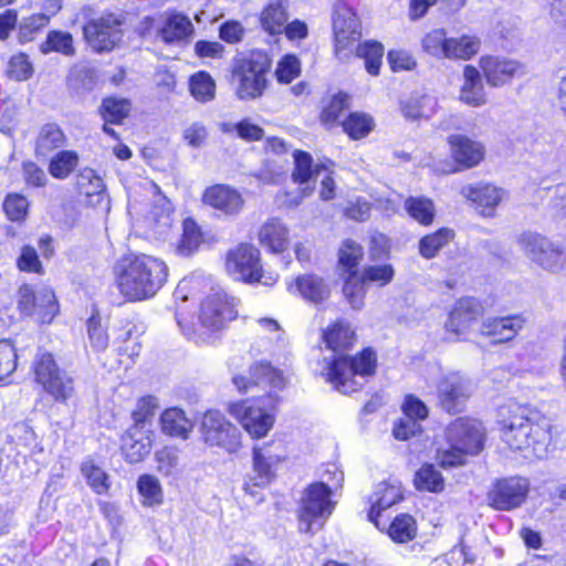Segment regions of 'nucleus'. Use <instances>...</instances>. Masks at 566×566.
Instances as JSON below:
<instances>
[{
  "instance_id": "nucleus-1",
  "label": "nucleus",
  "mask_w": 566,
  "mask_h": 566,
  "mask_svg": "<svg viewBox=\"0 0 566 566\" xmlns=\"http://www.w3.org/2000/svg\"><path fill=\"white\" fill-rule=\"evenodd\" d=\"M354 338V331L343 321H337L323 333L326 347L333 352L331 358H325L326 380L344 395L360 389L374 376L377 365L376 354L370 348H365L355 357L343 355L353 345Z\"/></svg>"
},
{
  "instance_id": "nucleus-2",
  "label": "nucleus",
  "mask_w": 566,
  "mask_h": 566,
  "mask_svg": "<svg viewBox=\"0 0 566 566\" xmlns=\"http://www.w3.org/2000/svg\"><path fill=\"white\" fill-rule=\"evenodd\" d=\"M120 293L130 301L153 297L165 284L167 265L147 254L122 258L115 268Z\"/></svg>"
},
{
  "instance_id": "nucleus-3",
  "label": "nucleus",
  "mask_w": 566,
  "mask_h": 566,
  "mask_svg": "<svg viewBox=\"0 0 566 566\" xmlns=\"http://www.w3.org/2000/svg\"><path fill=\"white\" fill-rule=\"evenodd\" d=\"M549 420L535 411L517 408L503 421V439L511 449L525 451V458H543L549 442Z\"/></svg>"
},
{
  "instance_id": "nucleus-4",
  "label": "nucleus",
  "mask_w": 566,
  "mask_h": 566,
  "mask_svg": "<svg viewBox=\"0 0 566 566\" xmlns=\"http://www.w3.org/2000/svg\"><path fill=\"white\" fill-rule=\"evenodd\" d=\"M234 298L229 297L227 293L218 291L208 295L200 308L198 329L185 328L182 321L177 317V323L184 334L197 344H212L213 334L222 329L227 322L235 318Z\"/></svg>"
},
{
  "instance_id": "nucleus-5",
  "label": "nucleus",
  "mask_w": 566,
  "mask_h": 566,
  "mask_svg": "<svg viewBox=\"0 0 566 566\" xmlns=\"http://www.w3.org/2000/svg\"><path fill=\"white\" fill-rule=\"evenodd\" d=\"M270 67V60L262 53H252L250 56L239 59L232 71L237 97L241 101L261 97L268 87L266 74Z\"/></svg>"
},
{
  "instance_id": "nucleus-6",
  "label": "nucleus",
  "mask_w": 566,
  "mask_h": 566,
  "mask_svg": "<svg viewBox=\"0 0 566 566\" xmlns=\"http://www.w3.org/2000/svg\"><path fill=\"white\" fill-rule=\"evenodd\" d=\"M331 494V486L325 482L313 483L304 490L298 513L301 532L314 534L323 527L334 510Z\"/></svg>"
},
{
  "instance_id": "nucleus-7",
  "label": "nucleus",
  "mask_w": 566,
  "mask_h": 566,
  "mask_svg": "<svg viewBox=\"0 0 566 566\" xmlns=\"http://www.w3.org/2000/svg\"><path fill=\"white\" fill-rule=\"evenodd\" d=\"M35 380L56 401L63 402L74 394L73 378L59 368L53 355L40 350L33 361Z\"/></svg>"
},
{
  "instance_id": "nucleus-8",
  "label": "nucleus",
  "mask_w": 566,
  "mask_h": 566,
  "mask_svg": "<svg viewBox=\"0 0 566 566\" xmlns=\"http://www.w3.org/2000/svg\"><path fill=\"white\" fill-rule=\"evenodd\" d=\"M517 243L534 263L551 272L566 270V249L534 232H524Z\"/></svg>"
},
{
  "instance_id": "nucleus-9",
  "label": "nucleus",
  "mask_w": 566,
  "mask_h": 566,
  "mask_svg": "<svg viewBox=\"0 0 566 566\" xmlns=\"http://www.w3.org/2000/svg\"><path fill=\"white\" fill-rule=\"evenodd\" d=\"M531 482L527 478L513 475L497 479L486 493L489 506L496 511H513L527 500Z\"/></svg>"
},
{
  "instance_id": "nucleus-10",
  "label": "nucleus",
  "mask_w": 566,
  "mask_h": 566,
  "mask_svg": "<svg viewBox=\"0 0 566 566\" xmlns=\"http://www.w3.org/2000/svg\"><path fill=\"white\" fill-rule=\"evenodd\" d=\"M202 440L209 446L235 452L241 446V432L218 410L207 411L200 423Z\"/></svg>"
},
{
  "instance_id": "nucleus-11",
  "label": "nucleus",
  "mask_w": 566,
  "mask_h": 566,
  "mask_svg": "<svg viewBox=\"0 0 566 566\" xmlns=\"http://www.w3.org/2000/svg\"><path fill=\"white\" fill-rule=\"evenodd\" d=\"M122 21L114 14L91 19L83 33L87 44L96 52L112 51L123 38Z\"/></svg>"
},
{
  "instance_id": "nucleus-12",
  "label": "nucleus",
  "mask_w": 566,
  "mask_h": 566,
  "mask_svg": "<svg viewBox=\"0 0 566 566\" xmlns=\"http://www.w3.org/2000/svg\"><path fill=\"white\" fill-rule=\"evenodd\" d=\"M227 271L237 281L261 282L263 275L259 250L251 244H240L228 253Z\"/></svg>"
},
{
  "instance_id": "nucleus-13",
  "label": "nucleus",
  "mask_w": 566,
  "mask_h": 566,
  "mask_svg": "<svg viewBox=\"0 0 566 566\" xmlns=\"http://www.w3.org/2000/svg\"><path fill=\"white\" fill-rule=\"evenodd\" d=\"M333 32L337 53L348 49L361 36L356 13L343 0L336 1L333 7Z\"/></svg>"
},
{
  "instance_id": "nucleus-14",
  "label": "nucleus",
  "mask_w": 566,
  "mask_h": 566,
  "mask_svg": "<svg viewBox=\"0 0 566 566\" xmlns=\"http://www.w3.org/2000/svg\"><path fill=\"white\" fill-rule=\"evenodd\" d=\"M440 407L448 413L461 412L472 394L471 384L458 373L443 376L437 387Z\"/></svg>"
},
{
  "instance_id": "nucleus-15",
  "label": "nucleus",
  "mask_w": 566,
  "mask_h": 566,
  "mask_svg": "<svg viewBox=\"0 0 566 566\" xmlns=\"http://www.w3.org/2000/svg\"><path fill=\"white\" fill-rule=\"evenodd\" d=\"M446 437L449 444L457 446L471 455L478 454L483 449V428L481 422L473 419H455L448 426Z\"/></svg>"
},
{
  "instance_id": "nucleus-16",
  "label": "nucleus",
  "mask_w": 566,
  "mask_h": 566,
  "mask_svg": "<svg viewBox=\"0 0 566 566\" xmlns=\"http://www.w3.org/2000/svg\"><path fill=\"white\" fill-rule=\"evenodd\" d=\"M279 461L280 457L273 454L269 447H254L252 470L243 483L244 492L256 496L258 491L254 489H263L270 484L274 478V467Z\"/></svg>"
},
{
  "instance_id": "nucleus-17",
  "label": "nucleus",
  "mask_w": 566,
  "mask_h": 566,
  "mask_svg": "<svg viewBox=\"0 0 566 566\" xmlns=\"http://www.w3.org/2000/svg\"><path fill=\"white\" fill-rule=\"evenodd\" d=\"M483 307L479 301L473 297L460 298L449 314L444 324L447 338L455 342L464 336L471 324L482 315Z\"/></svg>"
},
{
  "instance_id": "nucleus-18",
  "label": "nucleus",
  "mask_w": 566,
  "mask_h": 566,
  "mask_svg": "<svg viewBox=\"0 0 566 566\" xmlns=\"http://www.w3.org/2000/svg\"><path fill=\"white\" fill-rule=\"evenodd\" d=\"M480 66L489 85L494 87L510 83L514 77L526 74L525 66L515 60L500 56H483Z\"/></svg>"
},
{
  "instance_id": "nucleus-19",
  "label": "nucleus",
  "mask_w": 566,
  "mask_h": 566,
  "mask_svg": "<svg viewBox=\"0 0 566 566\" xmlns=\"http://www.w3.org/2000/svg\"><path fill=\"white\" fill-rule=\"evenodd\" d=\"M403 499L402 489L400 482L397 480L384 481L376 484L373 494L370 495V510L368 512V518L379 530L381 527L379 517L384 511L399 503Z\"/></svg>"
},
{
  "instance_id": "nucleus-20",
  "label": "nucleus",
  "mask_w": 566,
  "mask_h": 566,
  "mask_svg": "<svg viewBox=\"0 0 566 566\" xmlns=\"http://www.w3.org/2000/svg\"><path fill=\"white\" fill-rule=\"evenodd\" d=\"M206 205L213 208L220 216L233 217L243 208L242 196L233 188L226 185L208 187L202 196Z\"/></svg>"
},
{
  "instance_id": "nucleus-21",
  "label": "nucleus",
  "mask_w": 566,
  "mask_h": 566,
  "mask_svg": "<svg viewBox=\"0 0 566 566\" xmlns=\"http://www.w3.org/2000/svg\"><path fill=\"white\" fill-rule=\"evenodd\" d=\"M233 411L242 427L254 438L264 437L274 422L273 416L255 402L239 405Z\"/></svg>"
},
{
  "instance_id": "nucleus-22",
  "label": "nucleus",
  "mask_w": 566,
  "mask_h": 566,
  "mask_svg": "<svg viewBox=\"0 0 566 566\" xmlns=\"http://www.w3.org/2000/svg\"><path fill=\"white\" fill-rule=\"evenodd\" d=\"M153 430L144 427H130L122 437V452L129 463H138L150 453Z\"/></svg>"
},
{
  "instance_id": "nucleus-23",
  "label": "nucleus",
  "mask_w": 566,
  "mask_h": 566,
  "mask_svg": "<svg viewBox=\"0 0 566 566\" xmlns=\"http://www.w3.org/2000/svg\"><path fill=\"white\" fill-rule=\"evenodd\" d=\"M524 323L521 315L486 318L481 325V334L492 337L495 343L509 342L522 329Z\"/></svg>"
},
{
  "instance_id": "nucleus-24",
  "label": "nucleus",
  "mask_w": 566,
  "mask_h": 566,
  "mask_svg": "<svg viewBox=\"0 0 566 566\" xmlns=\"http://www.w3.org/2000/svg\"><path fill=\"white\" fill-rule=\"evenodd\" d=\"M449 144L454 160L465 168L476 166L484 157L483 145L464 135H451Z\"/></svg>"
},
{
  "instance_id": "nucleus-25",
  "label": "nucleus",
  "mask_w": 566,
  "mask_h": 566,
  "mask_svg": "<svg viewBox=\"0 0 566 566\" xmlns=\"http://www.w3.org/2000/svg\"><path fill=\"white\" fill-rule=\"evenodd\" d=\"M461 195L476 203L484 216H492L493 209L502 200V190L492 185H467L462 187Z\"/></svg>"
},
{
  "instance_id": "nucleus-26",
  "label": "nucleus",
  "mask_w": 566,
  "mask_h": 566,
  "mask_svg": "<svg viewBox=\"0 0 566 566\" xmlns=\"http://www.w3.org/2000/svg\"><path fill=\"white\" fill-rule=\"evenodd\" d=\"M460 99L472 107H480L486 103V95L481 74L472 65H465L463 70V84Z\"/></svg>"
},
{
  "instance_id": "nucleus-27",
  "label": "nucleus",
  "mask_w": 566,
  "mask_h": 566,
  "mask_svg": "<svg viewBox=\"0 0 566 566\" xmlns=\"http://www.w3.org/2000/svg\"><path fill=\"white\" fill-rule=\"evenodd\" d=\"M259 240L271 252L281 253L289 245V230L281 220L272 218L261 227Z\"/></svg>"
},
{
  "instance_id": "nucleus-28",
  "label": "nucleus",
  "mask_w": 566,
  "mask_h": 566,
  "mask_svg": "<svg viewBox=\"0 0 566 566\" xmlns=\"http://www.w3.org/2000/svg\"><path fill=\"white\" fill-rule=\"evenodd\" d=\"M158 33L166 43L181 42L192 35L193 25L188 17L174 13L164 20Z\"/></svg>"
},
{
  "instance_id": "nucleus-29",
  "label": "nucleus",
  "mask_w": 566,
  "mask_h": 566,
  "mask_svg": "<svg viewBox=\"0 0 566 566\" xmlns=\"http://www.w3.org/2000/svg\"><path fill=\"white\" fill-rule=\"evenodd\" d=\"M65 143L66 137L57 124H45L40 128L35 140V155L45 158L53 150L62 148Z\"/></svg>"
},
{
  "instance_id": "nucleus-30",
  "label": "nucleus",
  "mask_w": 566,
  "mask_h": 566,
  "mask_svg": "<svg viewBox=\"0 0 566 566\" xmlns=\"http://www.w3.org/2000/svg\"><path fill=\"white\" fill-rule=\"evenodd\" d=\"M295 284L303 298L311 303L319 304L329 297V287L324 279L318 275H301L296 279Z\"/></svg>"
},
{
  "instance_id": "nucleus-31",
  "label": "nucleus",
  "mask_w": 566,
  "mask_h": 566,
  "mask_svg": "<svg viewBox=\"0 0 566 566\" xmlns=\"http://www.w3.org/2000/svg\"><path fill=\"white\" fill-rule=\"evenodd\" d=\"M287 18L286 0H270L262 12L261 24L270 34H279Z\"/></svg>"
},
{
  "instance_id": "nucleus-32",
  "label": "nucleus",
  "mask_w": 566,
  "mask_h": 566,
  "mask_svg": "<svg viewBox=\"0 0 566 566\" xmlns=\"http://www.w3.org/2000/svg\"><path fill=\"white\" fill-rule=\"evenodd\" d=\"M161 429L166 434L186 439L192 429L191 421L185 412L178 408H170L164 411L160 418Z\"/></svg>"
},
{
  "instance_id": "nucleus-33",
  "label": "nucleus",
  "mask_w": 566,
  "mask_h": 566,
  "mask_svg": "<svg viewBox=\"0 0 566 566\" xmlns=\"http://www.w3.org/2000/svg\"><path fill=\"white\" fill-rule=\"evenodd\" d=\"M289 169V157L276 158L266 156L262 167L259 169L255 176L264 184L275 185L280 184L285 178Z\"/></svg>"
},
{
  "instance_id": "nucleus-34",
  "label": "nucleus",
  "mask_w": 566,
  "mask_h": 566,
  "mask_svg": "<svg viewBox=\"0 0 566 566\" xmlns=\"http://www.w3.org/2000/svg\"><path fill=\"white\" fill-rule=\"evenodd\" d=\"M78 154L74 150H60L50 160L49 172L56 179H66L77 167Z\"/></svg>"
},
{
  "instance_id": "nucleus-35",
  "label": "nucleus",
  "mask_w": 566,
  "mask_h": 566,
  "mask_svg": "<svg viewBox=\"0 0 566 566\" xmlns=\"http://www.w3.org/2000/svg\"><path fill=\"white\" fill-rule=\"evenodd\" d=\"M387 534L396 543H407L417 535V523L410 514H399L389 524Z\"/></svg>"
},
{
  "instance_id": "nucleus-36",
  "label": "nucleus",
  "mask_w": 566,
  "mask_h": 566,
  "mask_svg": "<svg viewBox=\"0 0 566 566\" xmlns=\"http://www.w3.org/2000/svg\"><path fill=\"white\" fill-rule=\"evenodd\" d=\"M454 237L452 230L442 228L434 233L424 235L419 241V253L424 259L434 258L438 252L444 248Z\"/></svg>"
},
{
  "instance_id": "nucleus-37",
  "label": "nucleus",
  "mask_w": 566,
  "mask_h": 566,
  "mask_svg": "<svg viewBox=\"0 0 566 566\" xmlns=\"http://www.w3.org/2000/svg\"><path fill=\"white\" fill-rule=\"evenodd\" d=\"M77 186L80 191L85 193L87 197H96V205L103 202L108 203L107 196L105 193V186L101 177H98L94 170L84 169L78 175Z\"/></svg>"
},
{
  "instance_id": "nucleus-38",
  "label": "nucleus",
  "mask_w": 566,
  "mask_h": 566,
  "mask_svg": "<svg viewBox=\"0 0 566 566\" xmlns=\"http://www.w3.org/2000/svg\"><path fill=\"white\" fill-rule=\"evenodd\" d=\"M59 312V305L54 292L49 287L38 290V298L33 316L40 323H51Z\"/></svg>"
},
{
  "instance_id": "nucleus-39",
  "label": "nucleus",
  "mask_w": 566,
  "mask_h": 566,
  "mask_svg": "<svg viewBox=\"0 0 566 566\" xmlns=\"http://www.w3.org/2000/svg\"><path fill=\"white\" fill-rule=\"evenodd\" d=\"M292 157L294 159L295 165L292 174L294 182L304 185L311 181L314 177L318 176L321 167H313V159L308 153L302 150H294L292 153Z\"/></svg>"
},
{
  "instance_id": "nucleus-40",
  "label": "nucleus",
  "mask_w": 566,
  "mask_h": 566,
  "mask_svg": "<svg viewBox=\"0 0 566 566\" xmlns=\"http://www.w3.org/2000/svg\"><path fill=\"white\" fill-rule=\"evenodd\" d=\"M480 40L476 36L463 35L459 39L451 38L447 44L446 57L469 60L478 53Z\"/></svg>"
},
{
  "instance_id": "nucleus-41",
  "label": "nucleus",
  "mask_w": 566,
  "mask_h": 566,
  "mask_svg": "<svg viewBox=\"0 0 566 566\" xmlns=\"http://www.w3.org/2000/svg\"><path fill=\"white\" fill-rule=\"evenodd\" d=\"M130 102L126 98L106 97L99 107V113L106 123L120 124L130 112Z\"/></svg>"
},
{
  "instance_id": "nucleus-42",
  "label": "nucleus",
  "mask_w": 566,
  "mask_h": 566,
  "mask_svg": "<svg viewBox=\"0 0 566 566\" xmlns=\"http://www.w3.org/2000/svg\"><path fill=\"white\" fill-rule=\"evenodd\" d=\"M366 284L367 282L363 275H359L357 272L349 273L345 279L343 293L354 310H360L364 306Z\"/></svg>"
},
{
  "instance_id": "nucleus-43",
  "label": "nucleus",
  "mask_w": 566,
  "mask_h": 566,
  "mask_svg": "<svg viewBox=\"0 0 566 566\" xmlns=\"http://www.w3.org/2000/svg\"><path fill=\"white\" fill-rule=\"evenodd\" d=\"M40 50L43 54L59 52L63 55L72 56L75 53L73 36L69 32L50 31Z\"/></svg>"
},
{
  "instance_id": "nucleus-44",
  "label": "nucleus",
  "mask_w": 566,
  "mask_h": 566,
  "mask_svg": "<svg viewBox=\"0 0 566 566\" xmlns=\"http://www.w3.org/2000/svg\"><path fill=\"white\" fill-rule=\"evenodd\" d=\"M405 208L415 220L423 226L432 223L434 218L433 202L423 197H409L405 201Z\"/></svg>"
},
{
  "instance_id": "nucleus-45",
  "label": "nucleus",
  "mask_w": 566,
  "mask_h": 566,
  "mask_svg": "<svg viewBox=\"0 0 566 566\" xmlns=\"http://www.w3.org/2000/svg\"><path fill=\"white\" fill-rule=\"evenodd\" d=\"M252 381L255 386L270 385L273 388H282L284 378L282 373L268 363H256L250 370Z\"/></svg>"
},
{
  "instance_id": "nucleus-46",
  "label": "nucleus",
  "mask_w": 566,
  "mask_h": 566,
  "mask_svg": "<svg viewBox=\"0 0 566 566\" xmlns=\"http://www.w3.org/2000/svg\"><path fill=\"white\" fill-rule=\"evenodd\" d=\"M415 485L421 491L441 492L444 480L432 464H423L416 473Z\"/></svg>"
},
{
  "instance_id": "nucleus-47",
  "label": "nucleus",
  "mask_w": 566,
  "mask_h": 566,
  "mask_svg": "<svg viewBox=\"0 0 566 566\" xmlns=\"http://www.w3.org/2000/svg\"><path fill=\"white\" fill-rule=\"evenodd\" d=\"M191 95L201 103L212 101L216 94V83L206 72H198L190 77Z\"/></svg>"
},
{
  "instance_id": "nucleus-48",
  "label": "nucleus",
  "mask_w": 566,
  "mask_h": 566,
  "mask_svg": "<svg viewBox=\"0 0 566 566\" xmlns=\"http://www.w3.org/2000/svg\"><path fill=\"white\" fill-rule=\"evenodd\" d=\"M357 55L365 60V66L370 75H378L384 55V46L376 41L365 42L357 46Z\"/></svg>"
},
{
  "instance_id": "nucleus-49",
  "label": "nucleus",
  "mask_w": 566,
  "mask_h": 566,
  "mask_svg": "<svg viewBox=\"0 0 566 566\" xmlns=\"http://www.w3.org/2000/svg\"><path fill=\"white\" fill-rule=\"evenodd\" d=\"M202 241V234L192 219H186L182 224V235L178 244V252L181 255H190L198 249Z\"/></svg>"
},
{
  "instance_id": "nucleus-50",
  "label": "nucleus",
  "mask_w": 566,
  "mask_h": 566,
  "mask_svg": "<svg viewBox=\"0 0 566 566\" xmlns=\"http://www.w3.org/2000/svg\"><path fill=\"white\" fill-rule=\"evenodd\" d=\"M81 471L94 492L104 494L108 491L109 483L107 473L92 460L83 462Z\"/></svg>"
},
{
  "instance_id": "nucleus-51",
  "label": "nucleus",
  "mask_w": 566,
  "mask_h": 566,
  "mask_svg": "<svg viewBox=\"0 0 566 566\" xmlns=\"http://www.w3.org/2000/svg\"><path fill=\"white\" fill-rule=\"evenodd\" d=\"M363 259V248L354 240L347 239L338 251V264L348 272H356V268Z\"/></svg>"
},
{
  "instance_id": "nucleus-52",
  "label": "nucleus",
  "mask_w": 566,
  "mask_h": 566,
  "mask_svg": "<svg viewBox=\"0 0 566 566\" xmlns=\"http://www.w3.org/2000/svg\"><path fill=\"white\" fill-rule=\"evenodd\" d=\"M159 407L158 399L154 396H146L137 401L133 411L134 424L132 427H144L151 429V419Z\"/></svg>"
},
{
  "instance_id": "nucleus-53",
  "label": "nucleus",
  "mask_w": 566,
  "mask_h": 566,
  "mask_svg": "<svg viewBox=\"0 0 566 566\" xmlns=\"http://www.w3.org/2000/svg\"><path fill=\"white\" fill-rule=\"evenodd\" d=\"M348 96L346 94L335 95L329 103L324 107L321 119L327 126H333L336 123H342L345 112L348 107Z\"/></svg>"
},
{
  "instance_id": "nucleus-54",
  "label": "nucleus",
  "mask_w": 566,
  "mask_h": 566,
  "mask_svg": "<svg viewBox=\"0 0 566 566\" xmlns=\"http://www.w3.org/2000/svg\"><path fill=\"white\" fill-rule=\"evenodd\" d=\"M342 124L344 130L354 139L366 136L371 129V118L365 114L353 113Z\"/></svg>"
},
{
  "instance_id": "nucleus-55",
  "label": "nucleus",
  "mask_w": 566,
  "mask_h": 566,
  "mask_svg": "<svg viewBox=\"0 0 566 566\" xmlns=\"http://www.w3.org/2000/svg\"><path fill=\"white\" fill-rule=\"evenodd\" d=\"M361 275L367 283L385 286L392 281L395 270L391 264L370 265L364 268Z\"/></svg>"
},
{
  "instance_id": "nucleus-56",
  "label": "nucleus",
  "mask_w": 566,
  "mask_h": 566,
  "mask_svg": "<svg viewBox=\"0 0 566 566\" xmlns=\"http://www.w3.org/2000/svg\"><path fill=\"white\" fill-rule=\"evenodd\" d=\"M87 335L91 346L97 350H105L108 346V335L101 324V317L92 315L87 321Z\"/></svg>"
},
{
  "instance_id": "nucleus-57",
  "label": "nucleus",
  "mask_w": 566,
  "mask_h": 566,
  "mask_svg": "<svg viewBox=\"0 0 566 566\" xmlns=\"http://www.w3.org/2000/svg\"><path fill=\"white\" fill-rule=\"evenodd\" d=\"M17 368V353L9 340H0V381L9 377Z\"/></svg>"
},
{
  "instance_id": "nucleus-58",
  "label": "nucleus",
  "mask_w": 566,
  "mask_h": 566,
  "mask_svg": "<svg viewBox=\"0 0 566 566\" xmlns=\"http://www.w3.org/2000/svg\"><path fill=\"white\" fill-rule=\"evenodd\" d=\"M32 72L33 69L29 62L28 55L23 53L13 55L8 63L7 73L15 81L28 80L32 75Z\"/></svg>"
},
{
  "instance_id": "nucleus-59",
  "label": "nucleus",
  "mask_w": 566,
  "mask_h": 566,
  "mask_svg": "<svg viewBox=\"0 0 566 566\" xmlns=\"http://www.w3.org/2000/svg\"><path fill=\"white\" fill-rule=\"evenodd\" d=\"M301 72V64L295 55H285L277 64L275 75L281 83H291Z\"/></svg>"
},
{
  "instance_id": "nucleus-60",
  "label": "nucleus",
  "mask_w": 566,
  "mask_h": 566,
  "mask_svg": "<svg viewBox=\"0 0 566 566\" xmlns=\"http://www.w3.org/2000/svg\"><path fill=\"white\" fill-rule=\"evenodd\" d=\"M448 41L443 30H433L423 38L422 46L431 55L446 57Z\"/></svg>"
},
{
  "instance_id": "nucleus-61",
  "label": "nucleus",
  "mask_w": 566,
  "mask_h": 566,
  "mask_svg": "<svg viewBox=\"0 0 566 566\" xmlns=\"http://www.w3.org/2000/svg\"><path fill=\"white\" fill-rule=\"evenodd\" d=\"M154 189L156 191V193H158V202H159V206H155L153 208V210L150 211V216L153 217V219L158 222V223H161L163 226V234L166 233V231L170 228L171 226V205L169 202V200L165 197V196H160V190L158 188V186L154 185Z\"/></svg>"
},
{
  "instance_id": "nucleus-62",
  "label": "nucleus",
  "mask_w": 566,
  "mask_h": 566,
  "mask_svg": "<svg viewBox=\"0 0 566 566\" xmlns=\"http://www.w3.org/2000/svg\"><path fill=\"white\" fill-rule=\"evenodd\" d=\"M28 207L27 198L18 193L8 195L3 202L7 216L13 221L22 220L27 214Z\"/></svg>"
},
{
  "instance_id": "nucleus-63",
  "label": "nucleus",
  "mask_w": 566,
  "mask_h": 566,
  "mask_svg": "<svg viewBox=\"0 0 566 566\" xmlns=\"http://www.w3.org/2000/svg\"><path fill=\"white\" fill-rule=\"evenodd\" d=\"M139 493L153 503L161 502V488L158 480L151 475H142L137 482Z\"/></svg>"
},
{
  "instance_id": "nucleus-64",
  "label": "nucleus",
  "mask_w": 566,
  "mask_h": 566,
  "mask_svg": "<svg viewBox=\"0 0 566 566\" xmlns=\"http://www.w3.org/2000/svg\"><path fill=\"white\" fill-rule=\"evenodd\" d=\"M17 265L19 270L24 272H42V265L39 260L38 253L35 249L30 245H24L21 249V254L17 260Z\"/></svg>"
}]
</instances>
